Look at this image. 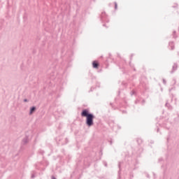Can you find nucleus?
<instances>
[{
	"mask_svg": "<svg viewBox=\"0 0 179 179\" xmlns=\"http://www.w3.org/2000/svg\"><path fill=\"white\" fill-rule=\"evenodd\" d=\"M27 143H29V136L26 135L22 139V145H27Z\"/></svg>",
	"mask_w": 179,
	"mask_h": 179,
	"instance_id": "5",
	"label": "nucleus"
},
{
	"mask_svg": "<svg viewBox=\"0 0 179 179\" xmlns=\"http://www.w3.org/2000/svg\"><path fill=\"white\" fill-rule=\"evenodd\" d=\"M101 22L102 23H108L110 22V20L107 18V15L106 14V12H102L101 14Z\"/></svg>",
	"mask_w": 179,
	"mask_h": 179,
	"instance_id": "2",
	"label": "nucleus"
},
{
	"mask_svg": "<svg viewBox=\"0 0 179 179\" xmlns=\"http://www.w3.org/2000/svg\"><path fill=\"white\" fill-rule=\"evenodd\" d=\"M62 85H66V83H65V82H64L63 83H62Z\"/></svg>",
	"mask_w": 179,
	"mask_h": 179,
	"instance_id": "30",
	"label": "nucleus"
},
{
	"mask_svg": "<svg viewBox=\"0 0 179 179\" xmlns=\"http://www.w3.org/2000/svg\"><path fill=\"white\" fill-rule=\"evenodd\" d=\"M165 106L167 107L168 110H173V106L169 102L166 103Z\"/></svg>",
	"mask_w": 179,
	"mask_h": 179,
	"instance_id": "7",
	"label": "nucleus"
},
{
	"mask_svg": "<svg viewBox=\"0 0 179 179\" xmlns=\"http://www.w3.org/2000/svg\"><path fill=\"white\" fill-rule=\"evenodd\" d=\"M81 117H85L86 118L85 120V124L87 127H93L94 125V119L96 118V116L92 113H90V110L89 108L83 109L81 112Z\"/></svg>",
	"mask_w": 179,
	"mask_h": 179,
	"instance_id": "1",
	"label": "nucleus"
},
{
	"mask_svg": "<svg viewBox=\"0 0 179 179\" xmlns=\"http://www.w3.org/2000/svg\"><path fill=\"white\" fill-rule=\"evenodd\" d=\"M178 117H179V115H178Z\"/></svg>",
	"mask_w": 179,
	"mask_h": 179,
	"instance_id": "40",
	"label": "nucleus"
},
{
	"mask_svg": "<svg viewBox=\"0 0 179 179\" xmlns=\"http://www.w3.org/2000/svg\"><path fill=\"white\" fill-rule=\"evenodd\" d=\"M52 179H57L55 176H52Z\"/></svg>",
	"mask_w": 179,
	"mask_h": 179,
	"instance_id": "32",
	"label": "nucleus"
},
{
	"mask_svg": "<svg viewBox=\"0 0 179 179\" xmlns=\"http://www.w3.org/2000/svg\"><path fill=\"white\" fill-rule=\"evenodd\" d=\"M147 178H150V176H149V174H147Z\"/></svg>",
	"mask_w": 179,
	"mask_h": 179,
	"instance_id": "31",
	"label": "nucleus"
},
{
	"mask_svg": "<svg viewBox=\"0 0 179 179\" xmlns=\"http://www.w3.org/2000/svg\"><path fill=\"white\" fill-rule=\"evenodd\" d=\"M110 145H113V141H110Z\"/></svg>",
	"mask_w": 179,
	"mask_h": 179,
	"instance_id": "34",
	"label": "nucleus"
},
{
	"mask_svg": "<svg viewBox=\"0 0 179 179\" xmlns=\"http://www.w3.org/2000/svg\"><path fill=\"white\" fill-rule=\"evenodd\" d=\"M65 141H66L65 145H66V143H68L69 142L68 138H65Z\"/></svg>",
	"mask_w": 179,
	"mask_h": 179,
	"instance_id": "27",
	"label": "nucleus"
},
{
	"mask_svg": "<svg viewBox=\"0 0 179 179\" xmlns=\"http://www.w3.org/2000/svg\"><path fill=\"white\" fill-rule=\"evenodd\" d=\"M23 101H24V103H27V101H29V99H24L23 100Z\"/></svg>",
	"mask_w": 179,
	"mask_h": 179,
	"instance_id": "20",
	"label": "nucleus"
},
{
	"mask_svg": "<svg viewBox=\"0 0 179 179\" xmlns=\"http://www.w3.org/2000/svg\"><path fill=\"white\" fill-rule=\"evenodd\" d=\"M99 62H97V61L94 60L92 62V67L94 68V69H99Z\"/></svg>",
	"mask_w": 179,
	"mask_h": 179,
	"instance_id": "4",
	"label": "nucleus"
},
{
	"mask_svg": "<svg viewBox=\"0 0 179 179\" xmlns=\"http://www.w3.org/2000/svg\"><path fill=\"white\" fill-rule=\"evenodd\" d=\"M115 3V10H117V9H118V4L117 3V2H114Z\"/></svg>",
	"mask_w": 179,
	"mask_h": 179,
	"instance_id": "11",
	"label": "nucleus"
},
{
	"mask_svg": "<svg viewBox=\"0 0 179 179\" xmlns=\"http://www.w3.org/2000/svg\"><path fill=\"white\" fill-rule=\"evenodd\" d=\"M118 167L120 169V171H118V175L120 176V173H121V162H119L118 164Z\"/></svg>",
	"mask_w": 179,
	"mask_h": 179,
	"instance_id": "9",
	"label": "nucleus"
},
{
	"mask_svg": "<svg viewBox=\"0 0 179 179\" xmlns=\"http://www.w3.org/2000/svg\"><path fill=\"white\" fill-rule=\"evenodd\" d=\"M169 139H170V137H168V138H167V141H168V142H169Z\"/></svg>",
	"mask_w": 179,
	"mask_h": 179,
	"instance_id": "35",
	"label": "nucleus"
},
{
	"mask_svg": "<svg viewBox=\"0 0 179 179\" xmlns=\"http://www.w3.org/2000/svg\"><path fill=\"white\" fill-rule=\"evenodd\" d=\"M103 27H107V25L106 24H103Z\"/></svg>",
	"mask_w": 179,
	"mask_h": 179,
	"instance_id": "29",
	"label": "nucleus"
},
{
	"mask_svg": "<svg viewBox=\"0 0 179 179\" xmlns=\"http://www.w3.org/2000/svg\"><path fill=\"white\" fill-rule=\"evenodd\" d=\"M163 83L164 85H166L167 82L166 81V79L163 78Z\"/></svg>",
	"mask_w": 179,
	"mask_h": 179,
	"instance_id": "19",
	"label": "nucleus"
},
{
	"mask_svg": "<svg viewBox=\"0 0 179 179\" xmlns=\"http://www.w3.org/2000/svg\"><path fill=\"white\" fill-rule=\"evenodd\" d=\"M129 65H130L131 68H134V65L132 64H131V62H129Z\"/></svg>",
	"mask_w": 179,
	"mask_h": 179,
	"instance_id": "26",
	"label": "nucleus"
},
{
	"mask_svg": "<svg viewBox=\"0 0 179 179\" xmlns=\"http://www.w3.org/2000/svg\"><path fill=\"white\" fill-rule=\"evenodd\" d=\"M57 90H59V92H62V90H64V87H58Z\"/></svg>",
	"mask_w": 179,
	"mask_h": 179,
	"instance_id": "10",
	"label": "nucleus"
},
{
	"mask_svg": "<svg viewBox=\"0 0 179 179\" xmlns=\"http://www.w3.org/2000/svg\"><path fill=\"white\" fill-rule=\"evenodd\" d=\"M134 94H135V91H131V96H134Z\"/></svg>",
	"mask_w": 179,
	"mask_h": 179,
	"instance_id": "22",
	"label": "nucleus"
},
{
	"mask_svg": "<svg viewBox=\"0 0 179 179\" xmlns=\"http://www.w3.org/2000/svg\"><path fill=\"white\" fill-rule=\"evenodd\" d=\"M166 173V169L164 170V173Z\"/></svg>",
	"mask_w": 179,
	"mask_h": 179,
	"instance_id": "38",
	"label": "nucleus"
},
{
	"mask_svg": "<svg viewBox=\"0 0 179 179\" xmlns=\"http://www.w3.org/2000/svg\"><path fill=\"white\" fill-rule=\"evenodd\" d=\"M110 106L112 107V108H113V110H116L117 108H114V105L113 104V103H110Z\"/></svg>",
	"mask_w": 179,
	"mask_h": 179,
	"instance_id": "15",
	"label": "nucleus"
},
{
	"mask_svg": "<svg viewBox=\"0 0 179 179\" xmlns=\"http://www.w3.org/2000/svg\"><path fill=\"white\" fill-rule=\"evenodd\" d=\"M178 69V64L174 63L172 66V70L170 71V73L173 74Z\"/></svg>",
	"mask_w": 179,
	"mask_h": 179,
	"instance_id": "3",
	"label": "nucleus"
},
{
	"mask_svg": "<svg viewBox=\"0 0 179 179\" xmlns=\"http://www.w3.org/2000/svg\"><path fill=\"white\" fill-rule=\"evenodd\" d=\"M49 164H50V162H48V161H45V166H46V167L47 166H49Z\"/></svg>",
	"mask_w": 179,
	"mask_h": 179,
	"instance_id": "16",
	"label": "nucleus"
},
{
	"mask_svg": "<svg viewBox=\"0 0 179 179\" xmlns=\"http://www.w3.org/2000/svg\"><path fill=\"white\" fill-rule=\"evenodd\" d=\"M169 47H171V50H174V42H173V41H171V42H169Z\"/></svg>",
	"mask_w": 179,
	"mask_h": 179,
	"instance_id": "8",
	"label": "nucleus"
},
{
	"mask_svg": "<svg viewBox=\"0 0 179 179\" xmlns=\"http://www.w3.org/2000/svg\"><path fill=\"white\" fill-rule=\"evenodd\" d=\"M103 164L105 166V167H107V162L103 161Z\"/></svg>",
	"mask_w": 179,
	"mask_h": 179,
	"instance_id": "18",
	"label": "nucleus"
},
{
	"mask_svg": "<svg viewBox=\"0 0 179 179\" xmlns=\"http://www.w3.org/2000/svg\"><path fill=\"white\" fill-rule=\"evenodd\" d=\"M158 162H163V158H159V159H158Z\"/></svg>",
	"mask_w": 179,
	"mask_h": 179,
	"instance_id": "24",
	"label": "nucleus"
},
{
	"mask_svg": "<svg viewBox=\"0 0 179 179\" xmlns=\"http://www.w3.org/2000/svg\"><path fill=\"white\" fill-rule=\"evenodd\" d=\"M134 178V173L131 172L130 173V179Z\"/></svg>",
	"mask_w": 179,
	"mask_h": 179,
	"instance_id": "17",
	"label": "nucleus"
},
{
	"mask_svg": "<svg viewBox=\"0 0 179 179\" xmlns=\"http://www.w3.org/2000/svg\"><path fill=\"white\" fill-rule=\"evenodd\" d=\"M163 167H164V166L162 165V168L163 169Z\"/></svg>",
	"mask_w": 179,
	"mask_h": 179,
	"instance_id": "39",
	"label": "nucleus"
},
{
	"mask_svg": "<svg viewBox=\"0 0 179 179\" xmlns=\"http://www.w3.org/2000/svg\"><path fill=\"white\" fill-rule=\"evenodd\" d=\"M145 103H146V101L145 99H143L141 101L142 106H145Z\"/></svg>",
	"mask_w": 179,
	"mask_h": 179,
	"instance_id": "14",
	"label": "nucleus"
},
{
	"mask_svg": "<svg viewBox=\"0 0 179 179\" xmlns=\"http://www.w3.org/2000/svg\"><path fill=\"white\" fill-rule=\"evenodd\" d=\"M36 110H37V108L36 106H31L29 109V115H31V114L35 113Z\"/></svg>",
	"mask_w": 179,
	"mask_h": 179,
	"instance_id": "6",
	"label": "nucleus"
},
{
	"mask_svg": "<svg viewBox=\"0 0 179 179\" xmlns=\"http://www.w3.org/2000/svg\"><path fill=\"white\" fill-rule=\"evenodd\" d=\"M94 90V87H92L90 89V92H93Z\"/></svg>",
	"mask_w": 179,
	"mask_h": 179,
	"instance_id": "25",
	"label": "nucleus"
},
{
	"mask_svg": "<svg viewBox=\"0 0 179 179\" xmlns=\"http://www.w3.org/2000/svg\"><path fill=\"white\" fill-rule=\"evenodd\" d=\"M159 129L158 128V129H157V131L159 132Z\"/></svg>",
	"mask_w": 179,
	"mask_h": 179,
	"instance_id": "36",
	"label": "nucleus"
},
{
	"mask_svg": "<svg viewBox=\"0 0 179 179\" xmlns=\"http://www.w3.org/2000/svg\"><path fill=\"white\" fill-rule=\"evenodd\" d=\"M39 153H40V155H44V153H45V152H44V150H39Z\"/></svg>",
	"mask_w": 179,
	"mask_h": 179,
	"instance_id": "12",
	"label": "nucleus"
},
{
	"mask_svg": "<svg viewBox=\"0 0 179 179\" xmlns=\"http://www.w3.org/2000/svg\"><path fill=\"white\" fill-rule=\"evenodd\" d=\"M134 71H136V69L134 68Z\"/></svg>",
	"mask_w": 179,
	"mask_h": 179,
	"instance_id": "37",
	"label": "nucleus"
},
{
	"mask_svg": "<svg viewBox=\"0 0 179 179\" xmlns=\"http://www.w3.org/2000/svg\"><path fill=\"white\" fill-rule=\"evenodd\" d=\"M132 57H134V55H131V59H130L131 60L132 59Z\"/></svg>",
	"mask_w": 179,
	"mask_h": 179,
	"instance_id": "33",
	"label": "nucleus"
},
{
	"mask_svg": "<svg viewBox=\"0 0 179 179\" xmlns=\"http://www.w3.org/2000/svg\"><path fill=\"white\" fill-rule=\"evenodd\" d=\"M176 31H173V38H177V36H176Z\"/></svg>",
	"mask_w": 179,
	"mask_h": 179,
	"instance_id": "13",
	"label": "nucleus"
},
{
	"mask_svg": "<svg viewBox=\"0 0 179 179\" xmlns=\"http://www.w3.org/2000/svg\"><path fill=\"white\" fill-rule=\"evenodd\" d=\"M36 178V176H34V173H32L31 176V178Z\"/></svg>",
	"mask_w": 179,
	"mask_h": 179,
	"instance_id": "21",
	"label": "nucleus"
},
{
	"mask_svg": "<svg viewBox=\"0 0 179 179\" xmlns=\"http://www.w3.org/2000/svg\"><path fill=\"white\" fill-rule=\"evenodd\" d=\"M122 114H127V110H122Z\"/></svg>",
	"mask_w": 179,
	"mask_h": 179,
	"instance_id": "28",
	"label": "nucleus"
},
{
	"mask_svg": "<svg viewBox=\"0 0 179 179\" xmlns=\"http://www.w3.org/2000/svg\"><path fill=\"white\" fill-rule=\"evenodd\" d=\"M138 103H139V100H138V99H136V100L135 101V104H138Z\"/></svg>",
	"mask_w": 179,
	"mask_h": 179,
	"instance_id": "23",
	"label": "nucleus"
}]
</instances>
